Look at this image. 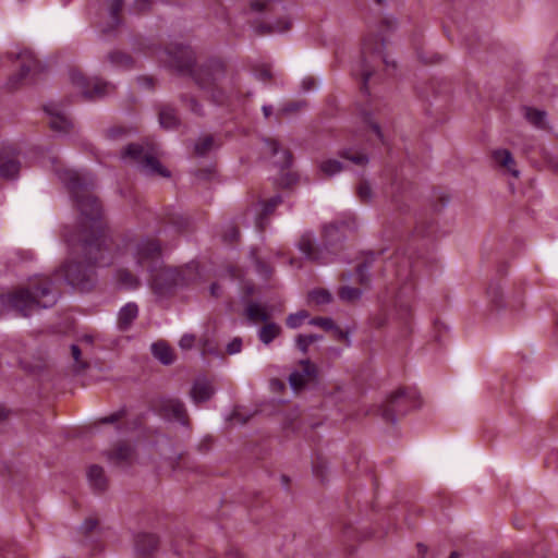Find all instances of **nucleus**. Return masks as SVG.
<instances>
[{"mask_svg": "<svg viewBox=\"0 0 558 558\" xmlns=\"http://www.w3.org/2000/svg\"><path fill=\"white\" fill-rule=\"evenodd\" d=\"M306 106L305 100H292L283 105V107L279 110V116H289L292 113L299 112L303 107Z\"/></svg>", "mask_w": 558, "mask_h": 558, "instance_id": "nucleus-51", "label": "nucleus"}, {"mask_svg": "<svg viewBox=\"0 0 558 558\" xmlns=\"http://www.w3.org/2000/svg\"><path fill=\"white\" fill-rule=\"evenodd\" d=\"M151 0H135L134 9L137 13H147L151 11Z\"/></svg>", "mask_w": 558, "mask_h": 558, "instance_id": "nucleus-64", "label": "nucleus"}, {"mask_svg": "<svg viewBox=\"0 0 558 558\" xmlns=\"http://www.w3.org/2000/svg\"><path fill=\"white\" fill-rule=\"evenodd\" d=\"M526 120L537 128H543L545 124L546 112L532 107H525Z\"/></svg>", "mask_w": 558, "mask_h": 558, "instance_id": "nucleus-44", "label": "nucleus"}, {"mask_svg": "<svg viewBox=\"0 0 558 558\" xmlns=\"http://www.w3.org/2000/svg\"><path fill=\"white\" fill-rule=\"evenodd\" d=\"M215 393L214 387L207 380H195L190 391L196 404L209 401Z\"/></svg>", "mask_w": 558, "mask_h": 558, "instance_id": "nucleus-20", "label": "nucleus"}, {"mask_svg": "<svg viewBox=\"0 0 558 558\" xmlns=\"http://www.w3.org/2000/svg\"><path fill=\"white\" fill-rule=\"evenodd\" d=\"M4 295L9 312L14 311L23 317H28L35 306L48 308L57 303L54 295L49 301L41 302L36 300V295H33L28 288H17L4 293Z\"/></svg>", "mask_w": 558, "mask_h": 558, "instance_id": "nucleus-7", "label": "nucleus"}, {"mask_svg": "<svg viewBox=\"0 0 558 558\" xmlns=\"http://www.w3.org/2000/svg\"><path fill=\"white\" fill-rule=\"evenodd\" d=\"M281 203H282V197L279 194H277V195L270 197L269 199H267L266 202H264L263 209H262L263 216L272 215L276 207Z\"/></svg>", "mask_w": 558, "mask_h": 558, "instance_id": "nucleus-53", "label": "nucleus"}, {"mask_svg": "<svg viewBox=\"0 0 558 558\" xmlns=\"http://www.w3.org/2000/svg\"><path fill=\"white\" fill-rule=\"evenodd\" d=\"M215 138L211 134H207L198 138L194 145V155L196 157H206L213 149Z\"/></svg>", "mask_w": 558, "mask_h": 558, "instance_id": "nucleus-37", "label": "nucleus"}, {"mask_svg": "<svg viewBox=\"0 0 558 558\" xmlns=\"http://www.w3.org/2000/svg\"><path fill=\"white\" fill-rule=\"evenodd\" d=\"M142 165L148 169V172L150 174L159 175L167 179L171 177L170 170H168L154 155L145 154L143 157Z\"/></svg>", "mask_w": 558, "mask_h": 558, "instance_id": "nucleus-26", "label": "nucleus"}, {"mask_svg": "<svg viewBox=\"0 0 558 558\" xmlns=\"http://www.w3.org/2000/svg\"><path fill=\"white\" fill-rule=\"evenodd\" d=\"M347 228L348 225L344 221L327 223L323 227L320 245H315L308 235H302L299 248L313 263L332 262L344 250Z\"/></svg>", "mask_w": 558, "mask_h": 558, "instance_id": "nucleus-3", "label": "nucleus"}, {"mask_svg": "<svg viewBox=\"0 0 558 558\" xmlns=\"http://www.w3.org/2000/svg\"><path fill=\"white\" fill-rule=\"evenodd\" d=\"M80 213L73 228L65 227V243H83L88 255L107 250L112 244L111 231L100 198L92 193L77 197L74 203Z\"/></svg>", "mask_w": 558, "mask_h": 558, "instance_id": "nucleus-1", "label": "nucleus"}, {"mask_svg": "<svg viewBox=\"0 0 558 558\" xmlns=\"http://www.w3.org/2000/svg\"><path fill=\"white\" fill-rule=\"evenodd\" d=\"M338 296L341 301L354 303L362 296V290L360 288L342 286L338 289Z\"/></svg>", "mask_w": 558, "mask_h": 558, "instance_id": "nucleus-41", "label": "nucleus"}, {"mask_svg": "<svg viewBox=\"0 0 558 558\" xmlns=\"http://www.w3.org/2000/svg\"><path fill=\"white\" fill-rule=\"evenodd\" d=\"M128 414V410L125 407H122L119 411L111 413L108 416H105L100 420L101 424H113L125 417Z\"/></svg>", "mask_w": 558, "mask_h": 558, "instance_id": "nucleus-59", "label": "nucleus"}, {"mask_svg": "<svg viewBox=\"0 0 558 558\" xmlns=\"http://www.w3.org/2000/svg\"><path fill=\"white\" fill-rule=\"evenodd\" d=\"M355 194L363 204L372 203L374 191L368 180L361 179L355 186Z\"/></svg>", "mask_w": 558, "mask_h": 558, "instance_id": "nucleus-36", "label": "nucleus"}, {"mask_svg": "<svg viewBox=\"0 0 558 558\" xmlns=\"http://www.w3.org/2000/svg\"><path fill=\"white\" fill-rule=\"evenodd\" d=\"M202 90L208 93V100L216 106H223L228 101V95L223 87L220 86L219 83L210 85L208 88H201Z\"/></svg>", "mask_w": 558, "mask_h": 558, "instance_id": "nucleus-33", "label": "nucleus"}, {"mask_svg": "<svg viewBox=\"0 0 558 558\" xmlns=\"http://www.w3.org/2000/svg\"><path fill=\"white\" fill-rule=\"evenodd\" d=\"M299 182V175L295 172H286L281 174L279 179V185L282 189H290L294 185H296Z\"/></svg>", "mask_w": 558, "mask_h": 558, "instance_id": "nucleus-54", "label": "nucleus"}, {"mask_svg": "<svg viewBox=\"0 0 558 558\" xmlns=\"http://www.w3.org/2000/svg\"><path fill=\"white\" fill-rule=\"evenodd\" d=\"M245 317L252 323H267L270 314L257 302H250L244 310Z\"/></svg>", "mask_w": 558, "mask_h": 558, "instance_id": "nucleus-25", "label": "nucleus"}, {"mask_svg": "<svg viewBox=\"0 0 558 558\" xmlns=\"http://www.w3.org/2000/svg\"><path fill=\"white\" fill-rule=\"evenodd\" d=\"M299 364L302 366V371H299L300 374L307 380L310 384L316 385L318 384L319 369L315 363L311 360L305 359L301 360Z\"/></svg>", "mask_w": 558, "mask_h": 558, "instance_id": "nucleus-34", "label": "nucleus"}, {"mask_svg": "<svg viewBox=\"0 0 558 558\" xmlns=\"http://www.w3.org/2000/svg\"><path fill=\"white\" fill-rule=\"evenodd\" d=\"M57 175L69 191L74 203L77 197L90 193L95 185L93 179L81 175L75 170L58 169Z\"/></svg>", "mask_w": 558, "mask_h": 558, "instance_id": "nucleus-11", "label": "nucleus"}, {"mask_svg": "<svg viewBox=\"0 0 558 558\" xmlns=\"http://www.w3.org/2000/svg\"><path fill=\"white\" fill-rule=\"evenodd\" d=\"M180 275L181 287H187L195 282L199 276V265L197 262H191L183 267H177Z\"/></svg>", "mask_w": 558, "mask_h": 558, "instance_id": "nucleus-28", "label": "nucleus"}, {"mask_svg": "<svg viewBox=\"0 0 558 558\" xmlns=\"http://www.w3.org/2000/svg\"><path fill=\"white\" fill-rule=\"evenodd\" d=\"M15 59H23L24 62L21 64L19 72L10 75L8 78L7 87L11 92L19 89L31 71L39 64V61L28 50L17 53Z\"/></svg>", "mask_w": 558, "mask_h": 558, "instance_id": "nucleus-16", "label": "nucleus"}, {"mask_svg": "<svg viewBox=\"0 0 558 558\" xmlns=\"http://www.w3.org/2000/svg\"><path fill=\"white\" fill-rule=\"evenodd\" d=\"M494 160L502 168H505L511 175L518 178L519 170L515 167V160L508 149H496L493 153Z\"/></svg>", "mask_w": 558, "mask_h": 558, "instance_id": "nucleus-23", "label": "nucleus"}, {"mask_svg": "<svg viewBox=\"0 0 558 558\" xmlns=\"http://www.w3.org/2000/svg\"><path fill=\"white\" fill-rule=\"evenodd\" d=\"M99 525L97 518H86L81 525V531L85 536H89Z\"/></svg>", "mask_w": 558, "mask_h": 558, "instance_id": "nucleus-57", "label": "nucleus"}, {"mask_svg": "<svg viewBox=\"0 0 558 558\" xmlns=\"http://www.w3.org/2000/svg\"><path fill=\"white\" fill-rule=\"evenodd\" d=\"M338 156L361 167H365L369 161L367 154L353 148H342L338 151Z\"/></svg>", "mask_w": 558, "mask_h": 558, "instance_id": "nucleus-32", "label": "nucleus"}, {"mask_svg": "<svg viewBox=\"0 0 558 558\" xmlns=\"http://www.w3.org/2000/svg\"><path fill=\"white\" fill-rule=\"evenodd\" d=\"M179 99L181 100V102L187 104L190 106L191 111L199 117L204 114L203 107L195 96L190 94H180Z\"/></svg>", "mask_w": 558, "mask_h": 558, "instance_id": "nucleus-50", "label": "nucleus"}, {"mask_svg": "<svg viewBox=\"0 0 558 558\" xmlns=\"http://www.w3.org/2000/svg\"><path fill=\"white\" fill-rule=\"evenodd\" d=\"M323 338L324 336L318 333H300L295 337V345L303 354H307L310 345L316 341L323 340Z\"/></svg>", "mask_w": 558, "mask_h": 558, "instance_id": "nucleus-39", "label": "nucleus"}, {"mask_svg": "<svg viewBox=\"0 0 558 558\" xmlns=\"http://www.w3.org/2000/svg\"><path fill=\"white\" fill-rule=\"evenodd\" d=\"M227 63L218 57H210L202 63H196L189 77L197 87L208 88L210 85L220 83L227 75Z\"/></svg>", "mask_w": 558, "mask_h": 558, "instance_id": "nucleus-6", "label": "nucleus"}, {"mask_svg": "<svg viewBox=\"0 0 558 558\" xmlns=\"http://www.w3.org/2000/svg\"><path fill=\"white\" fill-rule=\"evenodd\" d=\"M52 286L53 281L50 277H45L37 282L32 284V293L33 295H36V300L40 301V299L49 298L47 301H49L53 294H52ZM54 296L58 299V296L54 294Z\"/></svg>", "mask_w": 558, "mask_h": 558, "instance_id": "nucleus-27", "label": "nucleus"}, {"mask_svg": "<svg viewBox=\"0 0 558 558\" xmlns=\"http://www.w3.org/2000/svg\"><path fill=\"white\" fill-rule=\"evenodd\" d=\"M87 477L95 490L104 493L108 488V480L104 469L98 464H92L87 471Z\"/></svg>", "mask_w": 558, "mask_h": 558, "instance_id": "nucleus-22", "label": "nucleus"}, {"mask_svg": "<svg viewBox=\"0 0 558 558\" xmlns=\"http://www.w3.org/2000/svg\"><path fill=\"white\" fill-rule=\"evenodd\" d=\"M216 174H217V170H216L215 166L199 168L193 172V175L196 179H198L201 181H205V182H210L216 177Z\"/></svg>", "mask_w": 558, "mask_h": 558, "instance_id": "nucleus-52", "label": "nucleus"}, {"mask_svg": "<svg viewBox=\"0 0 558 558\" xmlns=\"http://www.w3.org/2000/svg\"><path fill=\"white\" fill-rule=\"evenodd\" d=\"M70 76L71 82L82 89L85 99L99 98L106 95L108 83L98 78H90L78 69L71 70Z\"/></svg>", "mask_w": 558, "mask_h": 558, "instance_id": "nucleus-12", "label": "nucleus"}, {"mask_svg": "<svg viewBox=\"0 0 558 558\" xmlns=\"http://www.w3.org/2000/svg\"><path fill=\"white\" fill-rule=\"evenodd\" d=\"M464 43L470 52H472L480 46L481 37L476 31H472L464 37Z\"/></svg>", "mask_w": 558, "mask_h": 558, "instance_id": "nucleus-60", "label": "nucleus"}, {"mask_svg": "<svg viewBox=\"0 0 558 558\" xmlns=\"http://www.w3.org/2000/svg\"><path fill=\"white\" fill-rule=\"evenodd\" d=\"M108 61L117 68L131 70L135 66V59L122 50H112L107 54Z\"/></svg>", "mask_w": 558, "mask_h": 558, "instance_id": "nucleus-24", "label": "nucleus"}, {"mask_svg": "<svg viewBox=\"0 0 558 558\" xmlns=\"http://www.w3.org/2000/svg\"><path fill=\"white\" fill-rule=\"evenodd\" d=\"M376 253L373 251H368L365 253L364 259L359 263L355 267V274L357 276V281L360 284H366L369 281L368 269L372 267L375 262Z\"/></svg>", "mask_w": 558, "mask_h": 558, "instance_id": "nucleus-29", "label": "nucleus"}, {"mask_svg": "<svg viewBox=\"0 0 558 558\" xmlns=\"http://www.w3.org/2000/svg\"><path fill=\"white\" fill-rule=\"evenodd\" d=\"M160 544V536L156 533L138 532L133 536L134 553L137 558H155Z\"/></svg>", "mask_w": 558, "mask_h": 558, "instance_id": "nucleus-14", "label": "nucleus"}, {"mask_svg": "<svg viewBox=\"0 0 558 558\" xmlns=\"http://www.w3.org/2000/svg\"><path fill=\"white\" fill-rule=\"evenodd\" d=\"M282 332L281 327L275 323L270 322L264 323L258 331V338L264 344L271 343L276 338H278Z\"/></svg>", "mask_w": 558, "mask_h": 558, "instance_id": "nucleus-30", "label": "nucleus"}, {"mask_svg": "<svg viewBox=\"0 0 558 558\" xmlns=\"http://www.w3.org/2000/svg\"><path fill=\"white\" fill-rule=\"evenodd\" d=\"M167 65L180 75L189 76L196 65V53L191 46L171 43L166 46Z\"/></svg>", "mask_w": 558, "mask_h": 558, "instance_id": "nucleus-8", "label": "nucleus"}, {"mask_svg": "<svg viewBox=\"0 0 558 558\" xmlns=\"http://www.w3.org/2000/svg\"><path fill=\"white\" fill-rule=\"evenodd\" d=\"M135 454V449L126 441H119L116 447L108 452V458L117 465H131Z\"/></svg>", "mask_w": 558, "mask_h": 558, "instance_id": "nucleus-17", "label": "nucleus"}, {"mask_svg": "<svg viewBox=\"0 0 558 558\" xmlns=\"http://www.w3.org/2000/svg\"><path fill=\"white\" fill-rule=\"evenodd\" d=\"M487 295L490 300L493 306L497 310H501L506 307V303L504 300V294L499 282L490 281L487 288Z\"/></svg>", "mask_w": 558, "mask_h": 558, "instance_id": "nucleus-35", "label": "nucleus"}, {"mask_svg": "<svg viewBox=\"0 0 558 558\" xmlns=\"http://www.w3.org/2000/svg\"><path fill=\"white\" fill-rule=\"evenodd\" d=\"M344 169V165L337 159H327L319 163V171L325 178H330Z\"/></svg>", "mask_w": 558, "mask_h": 558, "instance_id": "nucleus-40", "label": "nucleus"}, {"mask_svg": "<svg viewBox=\"0 0 558 558\" xmlns=\"http://www.w3.org/2000/svg\"><path fill=\"white\" fill-rule=\"evenodd\" d=\"M291 26L292 23L290 20L279 19L276 21V23H260L257 26L256 32L259 35L271 34L275 32H287L291 28Z\"/></svg>", "mask_w": 558, "mask_h": 558, "instance_id": "nucleus-31", "label": "nucleus"}, {"mask_svg": "<svg viewBox=\"0 0 558 558\" xmlns=\"http://www.w3.org/2000/svg\"><path fill=\"white\" fill-rule=\"evenodd\" d=\"M138 316V306L135 303H128L118 314V328L121 331H126L133 325V322Z\"/></svg>", "mask_w": 558, "mask_h": 558, "instance_id": "nucleus-21", "label": "nucleus"}, {"mask_svg": "<svg viewBox=\"0 0 558 558\" xmlns=\"http://www.w3.org/2000/svg\"><path fill=\"white\" fill-rule=\"evenodd\" d=\"M21 170L19 151L12 146H4L0 149V178L14 180Z\"/></svg>", "mask_w": 558, "mask_h": 558, "instance_id": "nucleus-15", "label": "nucleus"}, {"mask_svg": "<svg viewBox=\"0 0 558 558\" xmlns=\"http://www.w3.org/2000/svg\"><path fill=\"white\" fill-rule=\"evenodd\" d=\"M154 408L159 415L167 420H174L183 426H190L191 424L185 405L179 399H160Z\"/></svg>", "mask_w": 558, "mask_h": 558, "instance_id": "nucleus-13", "label": "nucleus"}, {"mask_svg": "<svg viewBox=\"0 0 558 558\" xmlns=\"http://www.w3.org/2000/svg\"><path fill=\"white\" fill-rule=\"evenodd\" d=\"M289 385L291 389L299 393L302 390H304L310 384L301 374L299 371H294L290 374L289 378Z\"/></svg>", "mask_w": 558, "mask_h": 558, "instance_id": "nucleus-46", "label": "nucleus"}, {"mask_svg": "<svg viewBox=\"0 0 558 558\" xmlns=\"http://www.w3.org/2000/svg\"><path fill=\"white\" fill-rule=\"evenodd\" d=\"M118 279L121 284L129 289H136L141 284L140 279L129 269H120L118 271Z\"/></svg>", "mask_w": 558, "mask_h": 558, "instance_id": "nucleus-45", "label": "nucleus"}, {"mask_svg": "<svg viewBox=\"0 0 558 558\" xmlns=\"http://www.w3.org/2000/svg\"><path fill=\"white\" fill-rule=\"evenodd\" d=\"M416 53H417V57L418 59L421 60L422 63L424 64H435V63H438L442 60V57L439 54V53H433L430 57H427V54H425L424 50L422 48H417L416 49Z\"/></svg>", "mask_w": 558, "mask_h": 558, "instance_id": "nucleus-58", "label": "nucleus"}, {"mask_svg": "<svg viewBox=\"0 0 558 558\" xmlns=\"http://www.w3.org/2000/svg\"><path fill=\"white\" fill-rule=\"evenodd\" d=\"M72 250H76L83 259L66 258L53 275L63 279L66 286L80 293H88L93 291L97 284L98 266H109L112 262L110 247L88 255L84 250L83 243H66Z\"/></svg>", "mask_w": 558, "mask_h": 558, "instance_id": "nucleus-2", "label": "nucleus"}, {"mask_svg": "<svg viewBox=\"0 0 558 558\" xmlns=\"http://www.w3.org/2000/svg\"><path fill=\"white\" fill-rule=\"evenodd\" d=\"M151 354L162 365H171L175 362L177 354L166 340H158L151 344Z\"/></svg>", "mask_w": 558, "mask_h": 558, "instance_id": "nucleus-18", "label": "nucleus"}, {"mask_svg": "<svg viewBox=\"0 0 558 558\" xmlns=\"http://www.w3.org/2000/svg\"><path fill=\"white\" fill-rule=\"evenodd\" d=\"M240 240V230L236 226H232L225 234L223 241L227 243H234Z\"/></svg>", "mask_w": 558, "mask_h": 558, "instance_id": "nucleus-62", "label": "nucleus"}, {"mask_svg": "<svg viewBox=\"0 0 558 558\" xmlns=\"http://www.w3.org/2000/svg\"><path fill=\"white\" fill-rule=\"evenodd\" d=\"M310 302H314L316 305H325L332 302V294L324 288H315L307 293Z\"/></svg>", "mask_w": 558, "mask_h": 558, "instance_id": "nucleus-38", "label": "nucleus"}, {"mask_svg": "<svg viewBox=\"0 0 558 558\" xmlns=\"http://www.w3.org/2000/svg\"><path fill=\"white\" fill-rule=\"evenodd\" d=\"M294 161L293 153L290 149L283 150V160L279 163L281 170H288L292 167Z\"/></svg>", "mask_w": 558, "mask_h": 558, "instance_id": "nucleus-63", "label": "nucleus"}, {"mask_svg": "<svg viewBox=\"0 0 558 558\" xmlns=\"http://www.w3.org/2000/svg\"><path fill=\"white\" fill-rule=\"evenodd\" d=\"M149 274L150 288L158 295L171 294L175 288L181 287L179 269L177 267L160 265L155 272Z\"/></svg>", "mask_w": 558, "mask_h": 558, "instance_id": "nucleus-10", "label": "nucleus"}, {"mask_svg": "<svg viewBox=\"0 0 558 558\" xmlns=\"http://www.w3.org/2000/svg\"><path fill=\"white\" fill-rule=\"evenodd\" d=\"M308 317L310 313L306 310H301L296 313L288 315L286 318V325L291 329H295L299 328L303 324L304 319Z\"/></svg>", "mask_w": 558, "mask_h": 558, "instance_id": "nucleus-49", "label": "nucleus"}, {"mask_svg": "<svg viewBox=\"0 0 558 558\" xmlns=\"http://www.w3.org/2000/svg\"><path fill=\"white\" fill-rule=\"evenodd\" d=\"M158 120L160 126L165 130H177L181 125V119L178 110L170 105H161L158 110Z\"/></svg>", "mask_w": 558, "mask_h": 558, "instance_id": "nucleus-19", "label": "nucleus"}, {"mask_svg": "<svg viewBox=\"0 0 558 558\" xmlns=\"http://www.w3.org/2000/svg\"><path fill=\"white\" fill-rule=\"evenodd\" d=\"M369 325L373 328L381 329L388 324V312L384 307H380L376 313L369 316Z\"/></svg>", "mask_w": 558, "mask_h": 558, "instance_id": "nucleus-47", "label": "nucleus"}, {"mask_svg": "<svg viewBox=\"0 0 558 558\" xmlns=\"http://www.w3.org/2000/svg\"><path fill=\"white\" fill-rule=\"evenodd\" d=\"M136 264L148 272H155L162 265V251L159 241L146 239L136 244Z\"/></svg>", "mask_w": 558, "mask_h": 558, "instance_id": "nucleus-9", "label": "nucleus"}, {"mask_svg": "<svg viewBox=\"0 0 558 558\" xmlns=\"http://www.w3.org/2000/svg\"><path fill=\"white\" fill-rule=\"evenodd\" d=\"M364 122L369 126V129L375 133L376 137L380 141L381 144H386L385 135L381 131L379 123L373 121L371 119V114L367 113L364 116Z\"/></svg>", "mask_w": 558, "mask_h": 558, "instance_id": "nucleus-56", "label": "nucleus"}, {"mask_svg": "<svg viewBox=\"0 0 558 558\" xmlns=\"http://www.w3.org/2000/svg\"><path fill=\"white\" fill-rule=\"evenodd\" d=\"M49 126L51 130L53 131H57V132H69L72 128H73V124L72 122L62 113L60 116H58L57 118H53L50 122H49Z\"/></svg>", "mask_w": 558, "mask_h": 558, "instance_id": "nucleus-48", "label": "nucleus"}, {"mask_svg": "<svg viewBox=\"0 0 558 558\" xmlns=\"http://www.w3.org/2000/svg\"><path fill=\"white\" fill-rule=\"evenodd\" d=\"M333 327L332 329H330L329 331H331L333 333V337L344 343L345 345H350V338H349V331L348 330H342L336 323L333 324Z\"/></svg>", "mask_w": 558, "mask_h": 558, "instance_id": "nucleus-61", "label": "nucleus"}, {"mask_svg": "<svg viewBox=\"0 0 558 558\" xmlns=\"http://www.w3.org/2000/svg\"><path fill=\"white\" fill-rule=\"evenodd\" d=\"M314 475L322 482L325 483L327 480V461L322 454H316L312 462Z\"/></svg>", "mask_w": 558, "mask_h": 558, "instance_id": "nucleus-43", "label": "nucleus"}, {"mask_svg": "<svg viewBox=\"0 0 558 558\" xmlns=\"http://www.w3.org/2000/svg\"><path fill=\"white\" fill-rule=\"evenodd\" d=\"M420 407V396L407 387H400L388 397L385 404L379 407L378 412L385 422L396 425L400 417Z\"/></svg>", "mask_w": 558, "mask_h": 558, "instance_id": "nucleus-4", "label": "nucleus"}, {"mask_svg": "<svg viewBox=\"0 0 558 558\" xmlns=\"http://www.w3.org/2000/svg\"><path fill=\"white\" fill-rule=\"evenodd\" d=\"M386 48L385 37L377 34L367 35L362 43L361 62H362V84L361 90H368V80L374 74V66L371 64L369 58H376L384 63H388L384 53Z\"/></svg>", "mask_w": 558, "mask_h": 558, "instance_id": "nucleus-5", "label": "nucleus"}, {"mask_svg": "<svg viewBox=\"0 0 558 558\" xmlns=\"http://www.w3.org/2000/svg\"><path fill=\"white\" fill-rule=\"evenodd\" d=\"M310 324L313 326L320 327L325 331H329L330 329L335 328L333 327L335 320L330 317H322V316L313 317L310 320Z\"/></svg>", "mask_w": 558, "mask_h": 558, "instance_id": "nucleus-55", "label": "nucleus"}, {"mask_svg": "<svg viewBox=\"0 0 558 558\" xmlns=\"http://www.w3.org/2000/svg\"><path fill=\"white\" fill-rule=\"evenodd\" d=\"M121 157L130 158L143 163L144 147L137 143H130L124 147L123 151L121 153Z\"/></svg>", "mask_w": 558, "mask_h": 558, "instance_id": "nucleus-42", "label": "nucleus"}]
</instances>
